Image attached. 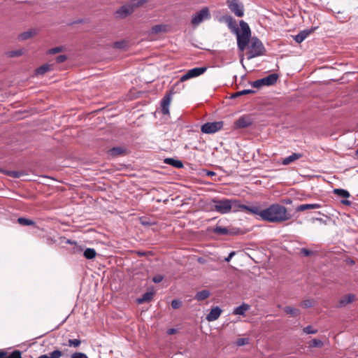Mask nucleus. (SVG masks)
<instances>
[{
	"label": "nucleus",
	"mask_w": 358,
	"mask_h": 358,
	"mask_svg": "<svg viewBox=\"0 0 358 358\" xmlns=\"http://www.w3.org/2000/svg\"><path fill=\"white\" fill-rule=\"evenodd\" d=\"M248 213L258 215L263 220L270 222H281L290 218L287 208L280 204H272L268 208L261 210L257 206H249Z\"/></svg>",
	"instance_id": "nucleus-1"
},
{
	"label": "nucleus",
	"mask_w": 358,
	"mask_h": 358,
	"mask_svg": "<svg viewBox=\"0 0 358 358\" xmlns=\"http://www.w3.org/2000/svg\"><path fill=\"white\" fill-rule=\"evenodd\" d=\"M213 203V210L220 214H227L230 212L247 211L248 212L249 206L240 203L237 199H212Z\"/></svg>",
	"instance_id": "nucleus-2"
},
{
	"label": "nucleus",
	"mask_w": 358,
	"mask_h": 358,
	"mask_svg": "<svg viewBox=\"0 0 358 358\" xmlns=\"http://www.w3.org/2000/svg\"><path fill=\"white\" fill-rule=\"evenodd\" d=\"M230 22L229 27L231 29V31L236 35L237 38V45L240 51H243L246 46L248 45L251 40V31L249 25L245 21L241 20L240 22L241 29L236 27H232L231 21L232 18H229Z\"/></svg>",
	"instance_id": "nucleus-3"
},
{
	"label": "nucleus",
	"mask_w": 358,
	"mask_h": 358,
	"mask_svg": "<svg viewBox=\"0 0 358 358\" xmlns=\"http://www.w3.org/2000/svg\"><path fill=\"white\" fill-rule=\"evenodd\" d=\"M266 49L262 41L257 37H253L250 41L248 52V59H251L264 55Z\"/></svg>",
	"instance_id": "nucleus-4"
},
{
	"label": "nucleus",
	"mask_w": 358,
	"mask_h": 358,
	"mask_svg": "<svg viewBox=\"0 0 358 358\" xmlns=\"http://www.w3.org/2000/svg\"><path fill=\"white\" fill-rule=\"evenodd\" d=\"M278 78L275 73H272L263 78L257 80L251 83V85L255 88H260L262 86H271L274 85Z\"/></svg>",
	"instance_id": "nucleus-5"
},
{
	"label": "nucleus",
	"mask_w": 358,
	"mask_h": 358,
	"mask_svg": "<svg viewBox=\"0 0 358 358\" xmlns=\"http://www.w3.org/2000/svg\"><path fill=\"white\" fill-rule=\"evenodd\" d=\"M227 6L236 16L241 17L244 15V7L239 0H228Z\"/></svg>",
	"instance_id": "nucleus-6"
},
{
	"label": "nucleus",
	"mask_w": 358,
	"mask_h": 358,
	"mask_svg": "<svg viewBox=\"0 0 358 358\" xmlns=\"http://www.w3.org/2000/svg\"><path fill=\"white\" fill-rule=\"evenodd\" d=\"M207 70V67H196L192 69H189L187 71L186 73L182 75L180 78V82H185L189 79L198 77L203 73H204Z\"/></svg>",
	"instance_id": "nucleus-7"
},
{
	"label": "nucleus",
	"mask_w": 358,
	"mask_h": 358,
	"mask_svg": "<svg viewBox=\"0 0 358 358\" xmlns=\"http://www.w3.org/2000/svg\"><path fill=\"white\" fill-rule=\"evenodd\" d=\"M223 127L222 122H207L201 126V130L204 134H214Z\"/></svg>",
	"instance_id": "nucleus-8"
},
{
	"label": "nucleus",
	"mask_w": 358,
	"mask_h": 358,
	"mask_svg": "<svg viewBox=\"0 0 358 358\" xmlns=\"http://www.w3.org/2000/svg\"><path fill=\"white\" fill-rule=\"evenodd\" d=\"M210 17L209 10L207 8H202L200 11L197 12L192 19V24L194 26H197L205 20Z\"/></svg>",
	"instance_id": "nucleus-9"
},
{
	"label": "nucleus",
	"mask_w": 358,
	"mask_h": 358,
	"mask_svg": "<svg viewBox=\"0 0 358 358\" xmlns=\"http://www.w3.org/2000/svg\"><path fill=\"white\" fill-rule=\"evenodd\" d=\"M134 8L129 2L121 6L116 12L115 15L117 17L124 18L131 15L134 11Z\"/></svg>",
	"instance_id": "nucleus-10"
},
{
	"label": "nucleus",
	"mask_w": 358,
	"mask_h": 358,
	"mask_svg": "<svg viewBox=\"0 0 358 358\" xmlns=\"http://www.w3.org/2000/svg\"><path fill=\"white\" fill-rule=\"evenodd\" d=\"M171 101V93L166 94L161 101L162 113L164 115L169 114V106Z\"/></svg>",
	"instance_id": "nucleus-11"
},
{
	"label": "nucleus",
	"mask_w": 358,
	"mask_h": 358,
	"mask_svg": "<svg viewBox=\"0 0 358 358\" xmlns=\"http://www.w3.org/2000/svg\"><path fill=\"white\" fill-rule=\"evenodd\" d=\"M222 310L219 306L213 307L210 313L206 315V320L208 322H213L219 318Z\"/></svg>",
	"instance_id": "nucleus-12"
},
{
	"label": "nucleus",
	"mask_w": 358,
	"mask_h": 358,
	"mask_svg": "<svg viewBox=\"0 0 358 358\" xmlns=\"http://www.w3.org/2000/svg\"><path fill=\"white\" fill-rule=\"evenodd\" d=\"M108 155L112 158L124 156L127 154V150L123 147H114L108 151Z\"/></svg>",
	"instance_id": "nucleus-13"
},
{
	"label": "nucleus",
	"mask_w": 358,
	"mask_h": 358,
	"mask_svg": "<svg viewBox=\"0 0 358 358\" xmlns=\"http://www.w3.org/2000/svg\"><path fill=\"white\" fill-rule=\"evenodd\" d=\"M315 28H312L310 29H304L301 31L297 35L294 36V41L301 43L303 42L314 30Z\"/></svg>",
	"instance_id": "nucleus-14"
},
{
	"label": "nucleus",
	"mask_w": 358,
	"mask_h": 358,
	"mask_svg": "<svg viewBox=\"0 0 358 358\" xmlns=\"http://www.w3.org/2000/svg\"><path fill=\"white\" fill-rule=\"evenodd\" d=\"M355 299V295L352 294H347L344 296H343L338 302V304L337 305V308H343L346 306L348 304L351 303L354 301Z\"/></svg>",
	"instance_id": "nucleus-15"
},
{
	"label": "nucleus",
	"mask_w": 358,
	"mask_h": 358,
	"mask_svg": "<svg viewBox=\"0 0 358 358\" xmlns=\"http://www.w3.org/2000/svg\"><path fill=\"white\" fill-rule=\"evenodd\" d=\"M252 124L251 120L248 117H241L236 122V125L238 128H245Z\"/></svg>",
	"instance_id": "nucleus-16"
},
{
	"label": "nucleus",
	"mask_w": 358,
	"mask_h": 358,
	"mask_svg": "<svg viewBox=\"0 0 358 358\" xmlns=\"http://www.w3.org/2000/svg\"><path fill=\"white\" fill-rule=\"evenodd\" d=\"M303 156L301 153H293L292 155L284 158L282 161V164L283 165H288L296 160L301 158Z\"/></svg>",
	"instance_id": "nucleus-17"
},
{
	"label": "nucleus",
	"mask_w": 358,
	"mask_h": 358,
	"mask_svg": "<svg viewBox=\"0 0 358 358\" xmlns=\"http://www.w3.org/2000/svg\"><path fill=\"white\" fill-rule=\"evenodd\" d=\"M321 207V205L319 203H306V204H301L299 206L296 210L297 212L304 211L306 210H311V209H317Z\"/></svg>",
	"instance_id": "nucleus-18"
},
{
	"label": "nucleus",
	"mask_w": 358,
	"mask_h": 358,
	"mask_svg": "<svg viewBox=\"0 0 358 358\" xmlns=\"http://www.w3.org/2000/svg\"><path fill=\"white\" fill-rule=\"evenodd\" d=\"M250 306L248 304L243 303L242 305L236 307L233 313L234 315H245V313L246 311L250 310Z\"/></svg>",
	"instance_id": "nucleus-19"
},
{
	"label": "nucleus",
	"mask_w": 358,
	"mask_h": 358,
	"mask_svg": "<svg viewBox=\"0 0 358 358\" xmlns=\"http://www.w3.org/2000/svg\"><path fill=\"white\" fill-rule=\"evenodd\" d=\"M53 69L52 64H45L36 69V74L43 75L46 72L50 71Z\"/></svg>",
	"instance_id": "nucleus-20"
},
{
	"label": "nucleus",
	"mask_w": 358,
	"mask_h": 358,
	"mask_svg": "<svg viewBox=\"0 0 358 358\" xmlns=\"http://www.w3.org/2000/svg\"><path fill=\"white\" fill-rule=\"evenodd\" d=\"M164 162L166 164L171 165L173 167L180 169L183 167V164L181 161L175 159L173 158H166L164 159Z\"/></svg>",
	"instance_id": "nucleus-21"
},
{
	"label": "nucleus",
	"mask_w": 358,
	"mask_h": 358,
	"mask_svg": "<svg viewBox=\"0 0 358 358\" xmlns=\"http://www.w3.org/2000/svg\"><path fill=\"white\" fill-rule=\"evenodd\" d=\"M62 352L59 350H55L48 354L40 355L38 358H61Z\"/></svg>",
	"instance_id": "nucleus-22"
},
{
	"label": "nucleus",
	"mask_w": 358,
	"mask_h": 358,
	"mask_svg": "<svg viewBox=\"0 0 358 358\" xmlns=\"http://www.w3.org/2000/svg\"><path fill=\"white\" fill-rule=\"evenodd\" d=\"M153 295V292H147L145 294H143L141 298H138L137 299V302L138 303L141 304L144 302L150 301L152 299Z\"/></svg>",
	"instance_id": "nucleus-23"
},
{
	"label": "nucleus",
	"mask_w": 358,
	"mask_h": 358,
	"mask_svg": "<svg viewBox=\"0 0 358 358\" xmlns=\"http://www.w3.org/2000/svg\"><path fill=\"white\" fill-rule=\"evenodd\" d=\"M283 310L287 314L292 317H297L300 314V310L299 309L291 306H285Z\"/></svg>",
	"instance_id": "nucleus-24"
},
{
	"label": "nucleus",
	"mask_w": 358,
	"mask_h": 358,
	"mask_svg": "<svg viewBox=\"0 0 358 358\" xmlns=\"http://www.w3.org/2000/svg\"><path fill=\"white\" fill-rule=\"evenodd\" d=\"M210 296V292L208 290H202L199 292L195 296V299L198 301H203L206 299Z\"/></svg>",
	"instance_id": "nucleus-25"
},
{
	"label": "nucleus",
	"mask_w": 358,
	"mask_h": 358,
	"mask_svg": "<svg viewBox=\"0 0 358 358\" xmlns=\"http://www.w3.org/2000/svg\"><path fill=\"white\" fill-rule=\"evenodd\" d=\"M83 255L87 259H92L96 257V252L93 248H87L84 251Z\"/></svg>",
	"instance_id": "nucleus-26"
},
{
	"label": "nucleus",
	"mask_w": 358,
	"mask_h": 358,
	"mask_svg": "<svg viewBox=\"0 0 358 358\" xmlns=\"http://www.w3.org/2000/svg\"><path fill=\"white\" fill-rule=\"evenodd\" d=\"M7 176L14 178H19L24 175V171H6L4 172Z\"/></svg>",
	"instance_id": "nucleus-27"
},
{
	"label": "nucleus",
	"mask_w": 358,
	"mask_h": 358,
	"mask_svg": "<svg viewBox=\"0 0 358 358\" xmlns=\"http://www.w3.org/2000/svg\"><path fill=\"white\" fill-rule=\"evenodd\" d=\"M333 192L335 194L344 198H348L350 196V193L343 189H334Z\"/></svg>",
	"instance_id": "nucleus-28"
},
{
	"label": "nucleus",
	"mask_w": 358,
	"mask_h": 358,
	"mask_svg": "<svg viewBox=\"0 0 358 358\" xmlns=\"http://www.w3.org/2000/svg\"><path fill=\"white\" fill-rule=\"evenodd\" d=\"M24 50L22 49L15 50H10L6 52V55L8 57H19L23 55Z\"/></svg>",
	"instance_id": "nucleus-29"
},
{
	"label": "nucleus",
	"mask_w": 358,
	"mask_h": 358,
	"mask_svg": "<svg viewBox=\"0 0 358 358\" xmlns=\"http://www.w3.org/2000/svg\"><path fill=\"white\" fill-rule=\"evenodd\" d=\"M214 232L217 234L226 235L228 234L229 230L226 227L217 226L214 229Z\"/></svg>",
	"instance_id": "nucleus-30"
},
{
	"label": "nucleus",
	"mask_w": 358,
	"mask_h": 358,
	"mask_svg": "<svg viewBox=\"0 0 358 358\" xmlns=\"http://www.w3.org/2000/svg\"><path fill=\"white\" fill-rule=\"evenodd\" d=\"M17 222L19 224L24 225V226H29V225L34 224V222L32 220L27 219V218H24V217L18 218Z\"/></svg>",
	"instance_id": "nucleus-31"
},
{
	"label": "nucleus",
	"mask_w": 358,
	"mask_h": 358,
	"mask_svg": "<svg viewBox=\"0 0 358 358\" xmlns=\"http://www.w3.org/2000/svg\"><path fill=\"white\" fill-rule=\"evenodd\" d=\"M148 0H130L129 3L132 5V6L134 8H138L141 6H142L143 3L147 2Z\"/></svg>",
	"instance_id": "nucleus-32"
},
{
	"label": "nucleus",
	"mask_w": 358,
	"mask_h": 358,
	"mask_svg": "<svg viewBox=\"0 0 358 358\" xmlns=\"http://www.w3.org/2000/svg\"><path fill=\"white\" fill-rule=\"evenodd\" d=\"M252 93H255V91L252 90H243L242 91H239V92H237L236 93H235L232 97H237V96H241V95H245V94H252Z\"/></svg>",
	"instance_id": "nucleus-33"
},
{
	"label": "nucleus",
	"mask_w": 358,
	"mask_h": 358,
	"mask_svg": "<svg viewBox=\"0 0 358 358\" xmlns=\"http://www.w3.org/2000/svg\"><path fill=\"white\" fill-rule=\"evenodd\" d=\"M165 30V26L164 25H155L152 28V33L159 34Z\"/></svg>",
	"instance_id": "nucleus-34"
},
{
	"label": "nucleus",
	"mask_w": 358,
	"mask_h": 358,
	"mask_svg": "<svg viewBox=\"0 0 358 358\" xmlns=\"http://www.w3.org/2000/svg\"><path fill=\"white\" fill-rule=\"evenodd\" d=\"M68 343L69 347L78 348L80 345L81 341L79 339H69Z\"/></svg>",
	"instance_id": "nucleus-35"
},
{
	"label": "nucleus",
	"mask_w": 358,
	"mask_h": 358,
	"mask_svg": "<svg viewBox=\"0 0 358 358\" xmlns=\"http://www.w3.org/2000/svg\"><path fill=\"white\" fill-rule=\"evenodd\" d=\"M303 331L306 334H315L317 332V330L313 329L311 326L308 325L303 329Z\"/></svg>",
	"instance_id": "nucleus-36"
},
{
	"label": "nucleus",
	"mask_w": 358,
	"mask_h": 358,
	"mask_svg": "<svg viewBox=\"0 0 358 358\" xmlns=\"http://www.w3.org/2000/svg\"><path fill=\"white\" fill-rule=\"evenodd\" d=\"M32 35H33V32L31 31H25L19 36V38L22 41L27 40V39L31 38L32 36Z\"/></svg>",
	"instance_id": "nucleus-37"
},
{
	"label": "nucleus",
	"mask_w": 358,
	"mask_h": 358,
	"mask_svg": "<svg viewBox=\"0 0 358 358\" xmlns=\"http://www.w3.org/2000/svg\"><path fill=\"white\" fill-rule=\"evenodd\" d=\"M236 343L238 346L245 345L249 343V339L248 338H238Z\"/></svg>",
	"instance_id": "nucleus-38"
},
{
	"label": "nucleus",
	"mask_w": 358,
	"mask_h": 358,
	"mask_svg": "<svg viewBox=\"0 0 358 358\" xmlns=\"http://www.w3.org/2000/svg\"><path fill=\"white\" fill-rule=\"evenodd\" d=\"M63 50V47L62 46H59V47H55V48H51L48 50V54L50 55H54V54H56V53H58V52H60Z\"/></svg>",
	"instance_id": "nucleus-39"
},
{
	"label": "nucleus",
	"mask_w": 358,
	"mask_h": 358,
	"mask_svg": "<svg viewBox=\"0 0 358 358\" xmlns=\"http://www.w3.org/2000/svg\"><path fill=\"white\" fill-rule=\"evenodd\" d=\"M22 353L19 350H15L9 356H7V358H22Z\"/></svg>",
	"instance_id": "nucleus-40"
},
{
	"label": "nucleus",
	"mask_w": 358,
	"mask_h": 358,
	"mask_svg": "<svg viewBox=\"0 0 358 358\" xmlns=\"http://www.w3.org/2000/svg\"><path fill=\"white\" fill-rule=\"evenodd\" d=\"M323 343L322 342L319 340V339H313L310 344V347H321L322 346Z\"/></svg>",
	"instance_id": "nucleus-41"
},
{
	"label": "nucleus",
	"mask_w": 358,
	"mask_h": 358,
	"mask_svg": "<svg viewBox=\"0 0 358 358\" xmlns=\"http://www.w3.org/2000/svg\"><path fill=\"white\" fill-rule=\"evenodd\" d=\"M181 305L182 302L180 300L175 299L171 301V307L173 309L179 308L181 306Z\"/></svg>",
	"instance_id": "nucleus-42"
},
{
	"label": "nucleus",
	"mask_w": 358,
	"mask_h": 358,
	"mask_svg": "<svg viewBox=\"0 0 358 358\" xmlns=\"http://www.w3.org/2000/svg\"><path fill=\"white\" fill-rule=\"evenodd\" d=\"M301 253L306 257H309V256L313 255L314 254V252L312 250H310L307 248H302L301 250Z\"/></svg>",
	"instance_id": "nucleus-43"
},
{
	"label": "nucleus",
	"mask_w": 358,
	"mask_h": 358,
	"mask_svg": "<svg viewBox=\"0 0 358 358\" xmlns=\"http://www.w3.org/2000/svg\"><path fill=\"white\" fill-rule=\"evenodd\" d=\"M71 358H88V357L85 353L75 352L71 355Z\"/></svg>",
	"instance_id": "nucleus-44"
},
{
	"label": "nucleus",
	"mask_w": 358,
	"mask_h": 358,
	"mask_svg": "<svg viewBox=\"0 0 358 358\" xmlns=\"http://www.w3.org/2000/svg\"><path fill=\"white\" fill-rule=\"evenodd\" d=\"M313 301L310 299L304 300L301 302V306L303 308H310L313 306Z\"/></svg>",
	"instance_id": "nucleus-45"
},
{
	"label": "nucleus",
	"mask_w": 358,
	"mask_h": 358,
	"mask_svg": "<svg viewBox=\"0 0 358 358\" xmlns=\"http://www.w3.org/2000/svg\"><path fill=\"white\" fill-rule=\"evenodd\" d=\"M66 59H67V57L64 55H59L56 58V62L57 63H62V62H65L66 60Z\"/></svg>",
	"instance_id": "nucleus-46"
},
{
	"label": "nucleus",
	"mask_w": 358,
	"mask_h": 358,
	"mask_svg": "<svg viewBox=\"0 0 358 358\" xmlns=\"http://www.w3.org/2000/svg\"><path fill=\"white\" fill-rule=\"evenodd\" d=\"M164 277L162 275H157L153 277L152 280L155 283H159L162 281Z\"/></svg>",
	"instance_id": "nucleus-47"
},
{
	"label": "nucleus",
	"mask_w": 358,
	"mask_h": 358,
	"mask_svg": "<svg viewBox=\"0 0 358 358\" xmlns=\"http://www.w3.org/2000/svg\"><path fill=\"white\" fill-rule=\"evenodd\" d=\"M236 255V252H231L229 254L228 257L224 259L225 262H229L232 257Z\"/></svg>",
	"instance_id": "nucleus-48"
},
{
	"label": "nucleus",
	"mask_w": 358,
	"mask_h": 358,
	"mask_svg": "<svg viewBox=\"0 0 358 358\" xmlns=\"http://www.w3.org/2000/svg\"><path fill=\"white\" fill-rule=\"evenodd\" d=\"M114 47L116 48H122L124 47V43L123 42H115L114 43Z\"/></svg>",
	"instance_id": "nucleus-49"
},
{
	"label": "nucleus",
	"mask_w": 358,
	"mask_h": 358,
	"mask_svg": "<svg viewBox=\"0 0 358 358\" xmlns=\"http://www.w3.org/2000/svg\"><path fill=\"white\" fill-rule=\"evenodd\" d=\"M176 331H177V330L176 329L171 328V329H168L167 334L169 335H172V334H176Z\"/></svg>",
	"instance_id": "nucleus-50"
},
{
	"label": "nucleus",
	"mask_w": 358,
	"mask_h": 358,
	"mask_svg": "<svg viewBox=\"0 0 358 358\" xmlns=\"http://www.w3.org/2000/svg\"><path fill=\"white\" fill-rule=\"evenodd\" d=\"M341 203L345 206H350L352 204V202L349 200H342Z\"/></svg>",
	"instance_id": "nucleus-51"
},
{
	"label": "nucleus",
	"mask_w": 358,
	"mask_h": 358,
	"mask_svg": "<svg viewBox=\"0 0 358 358\" xmlns=\"http://www.w3.org/2000/svg\"><path fill=\"white\" fill-rule=\"evenodd\" d=\"M0 358H7V353L4 351H0Z\"/></svg>",
	"instance_id": "nucleus-52"
},
{
	"label": "nucleus",
	"mask_w": 358,
	"mask_h": 358,
	"mask_svg": "<svg viewBox=\"0 0 358 358\" xmlns=\"http://www.w3.org/2000/svg\"><path fill=\"white\" fill-rule=\"evenodd\" d=\"M206 175L208 176H215V173L211 171H206Z\"/></svg>",
	"instance_id": "nucleus-53"
},
{
	"label": "nucleus",
	"mask_w": 358,
	"mask_h": 358,
	"mask_svg": "<svg viewBox=\"0 0 358 358\" xmlns=\"http://www.w3.org/2000/svg\"><path fill=\"white\" fill-rule=\"evenodd\" d=\"M357 127H358V123H357Z\"/></svg>",
	"instance_id": "nucleus-54"
}]
</instances>
